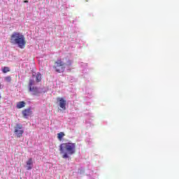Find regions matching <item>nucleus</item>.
<instances>
[{
    "mask_svg": "<svg viewBox=\"0 0 179 179\" xmlns=\"http://www.w3.org/2000/svg\"><path fill=\"white\" fill-rule=\"evenodd\" d=\"M10 41L11 44L18 45L19 48H24L26 46V38L19 32H14L10 36Z\"/></svg>",
    "mask_w": 179,
    "mask_h": 179,
    "instance_id": "obj_2",
    "label": "nucleus"
},
{
    "mask_svg": "<svg viewBox=\"0 0 179 179\" xmlns=\"http://www.w3.org/2000/svg\"><path fill=\"white\" fill-rule=\"evenodd\" d=\"M65 136V133L64 132H60L57 134V138L59 141H62V138Z\"/></svg>",
    "mask_w": 179,
    "mask_h": 179,
    "instance_id": "obj_10",
    "label": "nucleus"
},
{
    "mask_svg": "<svg viewBox=\"0 0 179 179\" xmlns=\"http://www.w3.org/2000/svg\"><path fill=\"white\" fill-rule=\"evenodd\" d=\"M2 72L3 73H8V72H10V69H9L8 66H4L2 69Z\"/></svg>",
    "mask_w": 179,
    "mask_h": 179,
    "instance_id": "obj_11",
    "label": "nucleus"
},
{
    "mask_svg": "<svg viewBox=\"0 0 179 179\" xmlns=\"http://www.w3.org/2000/svg\"><path fill=\"white\" fill-rule=\"evenodd\" d=\"M33 85H34V80H29V87H31V86H33Z\"/></svg>",
    "mask_w": 179,
    "mask_h": 179,
    "instance_id": "obj_13",
    "label": "nucleus"
},
{
    "mask_svg": "<svg viewBox=\"0 0 179 179\" xmlns=\"http://www.w3.org/2000/svg\"><path fill=\"white\" fill-rule=\"evenodd\" d=\"M6 82H10L12 80V78L10 76H7L5 78Z\"/></svg>",
    "mask_w": 179,
    "mask_h": 179,
    "instance_id": "obj_14",
    "label": "nucleus"
},
{
    "mask_svg": "<svg viewBox=\"0 0 179 179\" xmlns=\"http://www.w3.org/2000/svg\"><path fill=\"white\" fill-rule=\"evenodd\" d=\"M33 169V159L29 158L27 162V169L31 170Z\"/></svg>",
    "mask_w": 179,
    "mask_h": 179,
    "instance_id": "obj_7",
    "label": "nucleus"
},
{
    "mask_svg": "<svg viewBox=\"0 0 179 179\" xmlns=\"http://www.w3.org/2000/svg\"><path fill=\"white\" fill-rule=\"evenodd\" d=\"M29 92H32V94L34 96H37V94H38V93H40V92H38V87H29Z\"/></svg>",
    "mask_w": 179,
    "mask_h": 179,
    "instance_id": "obj_8",
    "label": "nucleus"
},
{
    "mask_svg": "<svg viewBox=\"0 0 179 179\" xmlns=\"http://www.w3.org/2000/svg\"><path fill=\"white\" fill-rule=\"evenodd\" d=\"M24 133L23 125L22 124H17L14 127V134H15L17 138H22Z\"/></svg>",
    "mask_w": 179,
    "mask_h": 179,
    "instance_id": "obj_4",
    "label": "nucleus"
},
{
    "mask_svg": "<svg viewBox=\"0 0 179 179\" xmlns=\"http://www.w3.org/2000/svg\"><path fill=\"white\" fill-rule=\"evenodd\" d=\"M1 87H2V85H1V83H0V89H1Z\"/></svg>",
    "mask_w": 179,
    "mask_h": 179,
    "instance_id": "obj_17",
    "label": "nucleus"
},
{
    "mask_svg": "<svg viewBox=\"0 0 179 179\" xmlns=\"http://www.w3.org/2000/svg\"><path fill=\"white\" fill-rule=\"evenodd\" d=\"M59 152L63 159H69V156L76 153V143L72 142L63 143L59 145Z\"/></svg>",
    "mask_w": 179,
    "mask_h": 179,
    "instance_id": "obj_1",
    "label": "nucleus"
},
{
    "mask_svg": "<svg viewBox=\"0 0 179 179\" xmlns=\"http://www.w3.org/2000/svg\"><path fill=\"white\" fill-rule=\"evenodd\" d=\"M57 100L59 102L60 108L66 110V100L64 98H57Z\"/></svg>",
    "mask_w": 179,
    "mask_h": 179,
    "instance_id": "obj_5",
    "label": "nucleus"
},
{
    "mask_svg": "<svg viewBox=\"0 0 179 179\" xmlns=\"http://www.w3.org/2000/svg\"><path fill=\"white\" fill-rule=\"evenodd\" d=\"M24 3H29V1L24 0Z\"/></svg>",
    "mask_w": 179,
    "mask_h": 179,
    "instance_id": "obj_16",
    "label": "nucleus"
},
{
    "mask_svg": "<svg viewBox=\"0 0 179 179\" xmlns=\"http://www.w3.org/2000/svg\"><path fill=\"white\" fill-rule=\"evenodd\" d=\"M36 82H41V73H40L36 75Z\"/></svg>",
    "mask_w": 179,
    "mask_h": 179,
    "instance_id": "obj_12",
    "label": "nucleus"
},
{
    "mask_svg": "<svg viewBox=\"0 0 179 179\" xmlns=\"http://www.w3.org/2000/svg\"><path fill=\"white\" fill-rule=\"evenodd\" d=\"M26 106L24 101H20L17 103V108H23Z\"/></svg>",
    "mask_w": 179,
    "mask_h": 179,
    "instance_id": "obj_9",
    "label": "nucleus"
},
{
    "mask_svg": "<svg viewBox=\"0 0 179 179\" xmlns=\"http://www.w3.org/2000/svg\"><path fill=\"white\" fill-rule=\"evenodd\" d=\"M22 115L24 117V118H27L29 115H31V109L28 108L25 109L22 111Z\"/></svg>",
    "mask_w": 179,
    "mask_h": 179,
    "instance_id": "obj_6",
    "label": "nucleus"
},
{
    "mask_svg": "<svg viewBox=\"0 0 179 179\" xmlns=\"http://www.w3.org/2000/svg\"><path fill=\"white\" fill-rule=\"evenodd\" d=\"M54 68L56 71V72H58V73H61L65 71V63L62 62L61 59H58L55 62Z\"/></svg>",
    "mask_w": 179,
    "mask_h": 179,
    "instance_id": "obj_3",
    "label": "nucleus"
},
{
    "mask_svg": "<svg viewBox=\"0 0 179 179\" xmlns=\"http://www.w3.org/2000/svg\"><path fill=\"white\" fill-rule=\"evenodd\" d=\"M0 99H1V96H0Z\"/></svg>",
    "mask_w": 179,
    "mask_h": 179,
    "instance_id": "obj_18",
    "label": "nucleus"
},
{
    "mask_svg": "<svg viewBox=\"0 0 179 179\" xmlns=\"http://www.w3.org/2000/svg\"><path fill=\"white\" fill-rule=\"evenodd\" d=\"M68 65H72V61L69 60L68 62H67Z\"/></svg>",
    "mask_w": 179,
    "mask_h": 179,
    "instance_id": "obj_15",
    "label": "nucleus"
}]
</instances>
